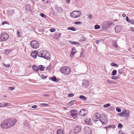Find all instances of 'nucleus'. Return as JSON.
<instances>
[{"instance_id":"c85d7f7f","label":"nucleus","mask_w":134,"mask_h":134,"mask_svg":"<svg viewBox=\"0 0 134 134\" xmlns=\"http://www.w3.org/2000/svg\"><path fill=\"white\" fill-rule=\"evenodd\" d=\"M11 50L10 49H6L4 50V52L6 54H8L11 51Z\"/></svg>"},{"instance_id":"864d4df0","label":"nucleus","mask_w":134,"mask_h":134,"mask_svg":"<svg viewBox=\"0 0 134 134\" xmlns=\"http://www.w3.org/2000/svg\"><path fill=\"white\" fill-rule=\"evenodd\" d=\"M52 10L53 14L55 16H57V14L56 13H55V12L54 10H53L52 9Z\"/></svg>"},{"instance_id":"338daca9","label":"nucleus","mask_w":134,"mask_h":134,"mask_svg":"<svg viewBox=\"0 0 134 134\" xmlns=\"http://www.w3.org/2000/svg\"><path fill=\"white\" fill-rule=\"evenodd\" d=\"M4 107L3 104L0 103V107Z\"/></svg>"},{"instance_id":"4c0bfd02","label":"nucleus","mask_w":134,"mask_h":134,"mask_svg":"<svg viewBox=\"0 0 134 134\" xmlns=\"http://www.w3.org/2000/svg\"><path fill=\"white\" fill-rule=\"evenodd\" d=\"M110 105V104L109 103H108L104 105L103 107L104 108H107L109 107Z\"/></svg>"},{"instance_id":"6ab92c4d","label":"nucleus","mask_w":134,"mask_h":134,"mask_svg":"<svg viewBox=\"0 0 134 134\" xmlns=\"http://www.w3.org/2000/svg\"><path fill=\"white\" fill-rule=\"evenodd\" d=\"M32 69L36 71H38L39 70V68L36 65H34L32 66Z\"/></svg>"},{"instance_id":"58836bf2","label":"nucleus","mask_w":134,"mask_h":134,"mask_svg":"<svg viewBox=\"0 0 134 134\" xmlns=\"http://www.w3.org/2000/svg\"><path fill=\"white\" fill-rule=\"evenodd\" d=\"M41 77L42 79H44L47 78V76H45L44 75L42 74L41 75Z\"/></svg>"},{"instance_id":"412c9836","label":"nucleus","mask_w":134,"mask_h":134,"mask_svg":"<svg viewBox=\"0 0 134 134\" xmlns=\"http://www.w3.org/2000/svg\"><path fill=\"white\" fill-rule=\"evenodd\" d=\"M76 101L75 100H74L70 101L68 104V105L70 106H71L73 105L74 103H75Z\"/></svg>"},{"instance_id":"2f4dec72","label":"nucleus","mask_w":134,"mask_h":134,"mask_svg":"<svg viewBox=\"0 0 134 134\" xmlns=\"http://www.w3.org/2000/svg\"><path fill=\"white\" fill-rule=\"evenodd\" d=\"M10 104L8 102H6L3 104L4 107H6L7 106H10Z\"/></svg>"},{"instance_id":"bf43d9fd","label":"nucleus","mask_w":134,"mask_h":134,"mask_svg":"<svg viewBox=\"0 0 134 134\" xmlns=\"http://www.w3.org/2000/svg\"><path fill=\"white\" fill-rule=\"evenodd\" d=\"M9 12L12 13H14V10L13 9H11L9 10Z\"/></svg>"},{"instance_id":"4be33fe9","label":"nucleus","mask_w":134,"mask_h":134,"mask_svg":"<svg viewBox=\"0 0 134 134\" xmlns=\"http://www.w3.org/2000/svg\"><path fill=\"white\" fill-rule=\"evenodd\" d=\"M126 20L127 22L130 23L132 24H133L134 23L133 20L131 19H129L127 16L126 17Z\"/></svg>"},{"instance_id":"393cba45","label":"nucleus","mask_w":134,"mask_h":134,"mask_svg":"<svg viewBox=\"0 0 134 134\" xmlns=\"http://www.w3.org/2000/svg\"><path fill=\"white\" fill-rule=\"evenodd\" d=\"M69 42L71 44L75 45H80V44L79 42H74L71 41H70Z\"/></svg>"},{"instance_id":"dca6fc26","label":"nucleus","mask_w":134,"mask_h":134,"mask_svg":"<svg viewBox=\"0 0 134 134\" xmlns=\"http://www.w3.org/2000/svg\"><path fill=\"white\" fill-rule=\"evenodd\" d=\"M38 52L35 51L31 53V55L34 58H36L38 55Z\"/></svg>"},{"instance_id":"f03ea898","label":"nucleus","mask_w":134,"mask_h":134,"mask_svg":"<svg viewBox=\"0 0 134 134\" xmlns=\"http://www.w3.org/2000/svg\"><path fill=\"white\" fill-rule=\"evenodd\" d=\"M8 128L14 126L16 123L17 120L15 119H7Z\"/></svg>"},{"instance_id":"f8f14e48","label":"nucleus","mask_w":134,"mask_h":134,"mask_svg":"<svg viewBox=\"0 0 134 134\" xmlns=\"http://www.w3.org/2000/svg\"><path fill=\"white\" fill-rule=\"evenodd\" d=\"M87 110L86 109H83L80 110L79 114L81 116H84L87 114Z\"/></svg>"},{"instance_id":"a19ab883","label":"nucleus","mask_w":134,"mask_h":134,"mask_svg":"<svg viewBox=\"0 0 134 134\" xmlns=\"http://www.w3.org/2000/svg\"><path fill=\"white\" fill-rule=\"evenodd\" d=\"M81 40L83 41H85L86 40V38L82 36L81 38Z\"/></svg>"},{"instance_id":"a878e982","label":"nucleus","mask_w":134,"mask_h":134,"mask_svg":"<svg viewBox=\"0 0 134 134\" xmlns=\"http://www.w3.org/2000/svg\"><path fill=\"white\" fill-rule=\"evenodd\" d=\"M45 68V67H43L42 65H40L39 66V70L40 69L41 71H43Z\"/></svg>"},{"instance_id":"7c9ffc66","label":"nucleus","mask_w":134,"mask_h":134,"mask_svg":"<svg viewBox=\"0 0 134 134\" xmlns=\"http://www.w3.org/2000/svg\"><path fill=\"white\" fill-rule=\"evenodd\" d=\"M100 28V26L99 25L97 24L95 25L94 26V28L95 29H99Z\"/></svg>"},{"instance_id":"0e129e2a","label":"nucleus","mask_w":134,"mask_h":134,"mask_svg":"<svg viewBox=\"0 0 134 134\" xmlns=\"http://www.w3.org/2000/svg\"><path fill=\"white\" fill-rule=\"evenodd\" d=\"M107 82L110 84H111L112 81V80H111V81H109V80H107Z\"/></svg>"},{"instance_id":"b1692460","label":"nucleus","mask_w":134,"mask_h":134,"mask_svg":"<svg viewBox=\"0 0 134 134\" xmlns=\"http://www.w3.org/2000/svg\"><path fill=\"white\" fill-rule=\"evenodd\" d=\"M129 111L128 110H126L125 111H123V117L127 116L129 114Z\"/></svg>"},{"instance_id":"052dcab7","label":"nucleus","mask_w":134,"mask_h":134,"mask_svg":"<svg viewBox=\"0 0 134 134\" xmlns=\"http://www.w3.org/2000/svg\"><path fill=\"white\" fill-rule=\"evenodd\" d=\"M111 126H114V125H112L111 126H107V127H106L107 128H107H110V127H111Z\"/></svg>"},{"instance_id":"49530a36","label":"nucleus","mask_w":134,"mask_h":134,"mask_svg":"<svg viewBox=\"0 0 134 134\" xmlns=\"http://www.w3.org/2000/svg\"><path fill=\"white\" fill-rule=\"evenodd\" d=\"M31 7L30 5H27V6H26L25 7V9L26 10H28V9H30V8Z\"/></svg>"},{"instance_id":"3c124183","label":"nucleus","mask_w":134,"mask_h":134,"mask_svg":"<svg viewBox=\"0 0 134 134\" xmlns=\"http://www.w3.org/2000/svg\"><path fill=\"white\" fill-rule=\"evenodd\" d=\"M41 105H43L44 106L48 107L49 106V105L47 104L46 103H42L41 104Z\"/></svg>"},{"instance_id":"e433bc0d","label":"nucleus","mask_w":134,"mask_h":134,"mask_svg":"<svg viewBox=\"0 0 134 134\" xmlns=\"http://www.w3.org/2000/svg\"><path fill=\"white\" fill-rule=\"evenodd\" d=\"M75 52H73L72 51H71L70 55V56L71 58H72V57H73L74 55H75Z\"/></svg>"},{"instance_id":"4d7b16f0","label":"nucleus","mask_w":134,"mask_h":134,"mask_svg":"<svg viewBox=\"0 0 134 134\" xmlns=\"http://www.w3.org/2000/svg\"><path fill=\"white\" fill-rule=\"evenodd\" d=\"M113 45L114 46L116 47L118 46V45L116 44V42H114L113 43Z\"/></svg>"},{"instance_id":"13d9d810","label":"nucleus","mask_w":134,"mask_h":134,"mask_svg":"<svg viewBox=\"0 0 134 134\" xmlns=\"http://www.w3.org/2000/svg\"><path fill=\"white\" fill-rule=\"evenodd\" d=\"M14 89V87H9V89L10 90L12 91Z\"/></svg>"},{"instance_id":"c9c22d12","label":"nucleus","mask_w":134,"mask_h":134,"mask_svg":"<svg viewBox=\"0 0 134 134\" xmlns=\"http://www.w3.org/2000/svg\"><path fill=\"white\" fill-rule=\"evenodd\" d=\"M117 115L119 116H123V111H122L120 113H118L117 114Z\"/></svg>"},{"instance_id":"f704fd0d","label":"nucleus","mask_w":134,"mask_h":134,"mask_svg":"<svg viewBox=\"0 0 134 134\" xmlns=\"http://www.w3.org/2000/svg\"><path fill=\"white\" fill-rule=\"evenodd\" d=\"M117 73V71L116 70H114L113 71L111 74L112 75H116Z\"/></svg>"},{"instance_id":"bb28decb","label":"nucleus","mask_w":134,"mask_h":134,"mask_svg":"<svg viewBox=\"0 0 134 134\" xmlns=\"http://www.w3.org/2000/svg\"><path fill=\"white\" fill-rule=\"evenodd\" d=\"M91 121L90 119H86L85 122L87 124H90L91 123Z\"/></svg>"},{"instance_id":"473e14b6","label":"nucleus","mask_w":134,"mask_h":134,"mask_svg":"<svg viewBox=\"0 0 134 134\" xmlns=\"http://www.w3.org/2000/svg\"><path fill=\"white\" fill-rule=\"evenodd\" d=\"M52 80L53 81H57V78L55 76H53L51 78Z\"/></svg>"},{"instance_id":"1a4fd4ad","label":"nucleus","mask_w":134,"mask_h":134,"mask_svg":"<svg viewBox=\"0 0 134 134\" xmlns=\"http://www.w3.org/2000/svg\"><path fill=\"white\" fill-rule=\"evenodd\" d=\"M70 115L74 119H75L78 115V112L76 110H71L70 111Z\"/></svg>"},{"instance_id":"79ce46f5","label":"nucleus","mask_w":134,"mask_h":134,"mask_svg":"<svg viewBox=\"0 0 134 134\" xmlns=\"http://www.w3.org/2000/svg\"><path fill=\"white\" fill-rule=\"evenodd\" d=\"M116 111H118V112H120L121 111V110L118 107H117L116 108Z\"/></svg>"},{"instance_id":"aec40b11","label":"nucleus","mask_w":134,"mask_h":134,"mask_svg":"<svg viewBox=\"0 0 134 134\" xmlns=\"http://www.w3.org/2000/svg\"><path fill=\"white\" fill-rule=\"evenodd\" d=\"M79 98L80 99L84 101H85L87 100L86 97L82 95H80L79 96Z\"/></svg>"},{"instance_id":"6e6552de","label":"nucleus","mask_w":134,"mask_h":134,"mask_svg":"<svg viewBox=\"0 0 134 134\" xmlns=\"http://www.w3.org/2000/svg\"><path fill=\"white\" fill-rule=\"evenodd\" d=\"M1 126L3 129H8V125L7 119L4 120L2 122L1 124Z\"/></svg>"},{"instance_id":"0eeeda50","label":"nucleus","mask_w":134,"mask_h":134,"mask_svg":"<svg viewBox=\"0 0 134 134\" xmlns=\"http://www.w3.org/2000/svg\"><path fill=\"white\" fill-rule=\"evenodd\" d=\"M9 38L8 34L6 33L2 34L0 36V42H2L7 40Z\"/></svg>"},{"instance_id":"5fc2aeb1","label":"nucleus","mask_w":134,"mask_h":134,"mask_svg":"<svg viewBox=\"0 0 134 134\" xmlns=\"http://www.w3.org/2000/svg\"><path fill=\"white\" fill-rule=\"evenodd\" d=\"M119 71L120 74H121L123 72V70L122 69H121L120 70H119Z\"/></svg>"},{"instance_id":"9d476101","label":"nucleus","mask_w":134,"mask_h":134,"mask_svg":"<svg viewBox=\"0 0 134 134\" xmlns=\"http://www.w3.org/2000/svg\"><path fill=\"white\" fill-rule=\"evenodd\" d=\"M81 128L80 126H76L74 128L73 133L75 134H77L81 131Z\"/></svg>"},{"instance_id":"ea45409f","label":"nucleus","mask_w":134,"mask_h":134,"mask_svg":"<svg viewBox=\"0 0 134 134\" xmlns=\"http://www.w3.org/2000/svg\"><path fill=\"white\" fill-rule=\"evenodd\" d=\"M74 24L76 25H80L82 24V23L80 21H75L74 22Z\"/></svg>"},{"instance_id":"9b49d317","label":"nucleus","mask_w":134,"mask_h":134,"mask_svg":"<svg viewBox=\"0 0 134 134\" xmlns=\"http://www.w3.org/2000/svg\"><path fill=\"white\" fill-rule=\"evenodd\" d=\"M43 52L44 53L43 58L47 60L51 58L50 55L49 53L45 50H43Z\"/></svg>"},{"instance_id":"37998d69","label":"nucleus","mask_w":134,"mask_h":134,"mask_svg":"<svg viewBox=\"0 0 134 134\" xmlns=\"http://www.w3.org/2000/svg\"><path fill=\"white\" fill-rule=\"evenodd\" d=\"M118 127L119 128L121 129L122 128L123 125L121 124L120 123L118 124Z\"/></svg>"},{"instance_id":"c03bdc74","label":"nucleus","mask_w":134,"mask_h":134,"mask_svg":"<svg viewBox=\"0 0 134 134\" xmlns=\"http://www.w3.org/2000/svg\"><path fill=\"white\" fill-rule=\"evenodd\" d=\"M3 65L4 66L7 68L9 67L10 66V64H6L5 63H3Z\"/></svg>"},{"instance_id":"c756f323","label":"nucleus","mask_w":134,"mask_h":134,"mask_svg":"<svg viewBox=\"0 0 134 134\" xmlns=\"http://www.w3.org/2000/svg\"><path fill=\"white\" fill-rule=\"evenodd\" d=\"M119 75H118L116 77L113 76L112 77V78L113 79L116 80L119 79Z\"/></svg>"},{"instance_id":"423d86ee","label":"nucleus","mask_w":134,"mask_h":134,"mask_svg":"<svg viewBox=\"0 0 134 134\" xmlns=\"http://www.w3.org/2000/svg\"><path fill=\"white\" fill-rule=\"evenodd\" d=\"M30 45L32 48L36 49L38 48L39 44L37 41L36 40H34L31 42Z\"/></svg>"},{"instance_id":"a18cd8bd","label":"nucleus","mask_w":134,"mask_h":134,"mask_svg":"<svg viewBox=\"0 0 134 134\" xmlns=\"http://www.w3.org/2000/svg\"><path fill=\"white\" fill-rule=\"evenodd\" d=\"M42 1L44 3H46L49 2V0H42Z\"/></svg>"},{"instance_id":"20e7f679","label":"nucleus","mask_w":134,"mask_h":134,"mask_svg":"<svg viewBox=\"0 0 134 134\" xmlns=\"http://www.w3.org/2000/svg\"><path fill=\"white\" fill-rule=\"evenodd\" d=\"M100 115L98 113H97L94 114L92 118V121L93 122H98V123L101 124V122L99 121V118H100Z\"/></svg>"},{"instance_id":"4468645a","label":"nucleus","mask_w":134,"mask_h":134,"mask_svg":"<svg viewBox=\"0 0 134 134\" xmlns=\"http://www.w3.org/2000/svg\"><path fill=\"white\" fill-rule=\"evenodd\" d=\"M55 9L57 12L60 14L62 13L63 11V10L62 8L57 5H56Z\"/></svg>"},{"instance_id":"cd10ccee","label":"nucleus","mask_w":134,"mask_h":134,"mask_svg":"<svg viewBox=\"0 0 134 134\" xmlns=\"http://www.w3.org/2000/svg\"><path fill=\"white\" fill-rule=\"evenodd\" d=\"M68 29L69 30H71L73 31H74L76 30V28L74 27H69Z\"/></svg>"},{"instance_id":"e2e57ef3","label":"nucleus","mask_w":134,"mask_h":134,"mask_svg":"<svg viewBox=\"0 0 134 134\" xmlns=\"http://www.w3.org/2000/svg\"><path fill=\"white\" fill-rule=\"evenodd\" d=\"M71 51H72L73 52H75V51H76V49L75 48H72L71 50Z\"/></svg>"},{"instance_id":"72a5a7b5","label":"nucleus","mask_w":134,"mask_h":134,"mask_svg":"<svg viewBox=\"0 0 134 134\" xmlns=\"http://www.w3.org/2000/svg\"><path fill=\"white\" fill-rule=\"evenodd\" d=\"M110 65L112 66H114L115 67L118 66V65L117 64L113 63H111L110 64Z\"/></svg>"},{"instance_id":"69168bd1","label":"nucleus","mask_w":134,"mask_h":134,"mask_svg":"<svg viewBox=\"0 0 134 134\" xmlns=\"http://www.w3.org/2000/svg\"><path fill=\"white\" fill-rule=\"evenodd\" d=\"M37 107V106L36 105H34L32 107L33 108L35 109Z\"/></svg>"},{"instance_id":"39448f33","label":"nucleus","mask_w":134,"mask_h":134,"mask_svg":"<svg viewBox=\"0 0 134 134\" xmlns=\"http://www.w3.org/2000/svg\"><path fill=\"white\" fill-rule=\"evenodd\" d=\"M81 14V12L79 11H75L71 13L70 16L73 18H76L80 16Z\"/></svg>"},{"instance_id":"6e6d98bb","label":"nucleus","mask_w":134,"mask_h":134,"mask_svg":"<svg viewBox=\"0 0 134 134\" xmlns=\"http://www.w3.org/2000/svg\"><path fill=\"white\" fill-rule=\"evenodd\" d=\"M40 15L42 17H44L46 15L43 13H41L40 14Z\"/></svg>"},{"instance_id":"f3484780","label":"nucleus","mask_w":134,"mask_h":134,"mask_svg":"<svg viewBox=\"0 0 134 134\" xmlns=\"http://www.w3.org/2000/svg\"><path fill=\"white\" fill-rule=\"evenodd\" d=\"M116 32L117 33H119L120 32L121 30L120 26H117L115 28Z\"/></svg>"},{"instance_id":"de8ad7c7","label":"nucleus","mask_w":134,"mask_h":134,"mask_svg":"<svg viewBox=\"0 0 134 134\" xmlns=\"http://www.w3.org/2000/svg\"><path fill=\"white\" fill-rule=\"evenodd\" d=\"M74 96V94L72 93H69L68 96V97H72Z\"/></svg>"},{"instance_id":"f257e3e1","label":"nucleus","mask_w":134,"mask_h":134,"mask_svg":"<svg viewBox=\"0 0 134 134\" xmlns=\"http://www.w3.org/2000/svg\"><path fill=\"white\" fill-rule=\"evenodd\" d=\"M60 71L64 74L68 75L70 73L71 70L69 67L65 66L61 68L60 69Z\"/></svg>"},{"instance_id":"09e8293b","label":"nucleus","mask_w":134,"mask_h":134,"mask_svg":"<svg viewBox=\"0 0 134 134\" xmlns=\"http://www.w3.org/2000/svg\"><path fill=\"white\" fill-rule=\"evenodd\" d=\"M49 30L51 32H53L55 31V29L54 28H52L50 29Z\"/></svg>"},{"instance_id":"a211bd4d","label":"nucleus","mask_w":134,"mask_h":134,"mask_svg":"<svg viewBox=\"0 0 134 134\" xmlns=\"http://www.w3.org/2000/svg\"><path fill=\"white\" fill-rule=\"evenodd\" d=\"M57 134H65L63 130L62 129H59L57 130Z\"/></svg>"},{"instance_id":"680f3d73","label":"nucleus","mask_w":134,"mask_h":134,"mask_svg":"<svg viewBox=\"0 0 134 134\" xmlns=\"http://www.w3.org/2000/svg\"><path fill=\"white\" fill-rule=\"evenodd\" d=\"M88 15H89L88 17H89V18H90V19L92 18V16L91 14H89Z\"/></svg>"},{"instance_id":"8fccbe9b","label":"nucleus","mask_w":134,"mask_h":134,"mask_svg":"<svg viewBox=\"0 0 134 134\" xmlns=\"http://www.w3.org/2000/svg\"><path fill=\"white\" fill-rule=\"evenodd\" d=\"M119 134H125V133L123 131H122L121 130H120L119 131Z\"/></svg>"},{"instance_id":"603ef678","label":"nucleus","mask_w":134,"mask_h":134,"mask_svg":"<svg viewBox=\"0 0 134 134\" xmlns=\"http://www.w3.org/2000/svg\"><path fill=\"white\" fill-rule=\"evenodd\" d=\"M17 36L18 37H20L21 35H20V33L19 32V31L18 30H17Z\"/></svg>"},{"instance_id":"5701e85b","label":"nucleus","mask_w":134,"mask_h":134,"mask_svg":"<svg viewBox=\"0 0 134 134\" xmlns=\"http://www.w3.org/2000/svg\"><path fill=\"white\" fill-rule=\"evenodd\" d=\"M38 55H37L38 57H41V58H43V56L44 55V53L42 51H41L40 52L38 53Z\"/></svg>"},{"instance_id":"ddd939ff","label":"nucleus","mask_w":134,"mask_h":134,"mask_svg":"<svg viewBox=\"0 0 134 134\" xmlns=\"http://www.w3.org/2000/svg\"><path fill=\"white\" fill-rule=\"evenodd\" d=\"M85 134H92L91 129L88 127H85L84 129Z\"/></svg>"},{"instance_id":"774afa93","label":"nucleus","mask_w":134,"mask_h":134,"mask_svg":"<svg viewBox=\"0 0 134 134\" xmlns=\"http://www.w3.org/2000/svg\"><path fill=\"white\" fill-rule=\"evenodd\" d=\"M82 51L81 53V56H82V55H83V54L84 53V51L82 50Z\"/></svg>"},{"instance_id":"2eb2a0df","label":"nucleus","mask_w":134,"mask_h":134,"mask_svg":"<svg viewBox=\"0 0 134 134\" xmlns=\"http://www.w3.org/2000/svg\"><path fill=\"white\" fill-rule=\"evenodd\" d=\"M82 85L83 87L85 88H87L89 86V82L88 81L85 80L83 82Z\"/></svg>"},{"instance_id":"7ed1b4c3","label":"nucleus","mask_w":134,"mask_h":134,"mask_svg":"<svg viewBox=\"0 0 134 134\" xmlns=\"http://www.w3.org/2000/svg\"><path fill=\"white\" fill-rule=\"evenodd\" d=\"M99 121L101 122V124H105L107 122L108 119L106 115L104 114L100 115Z\"/></svg>"}]
</instances>
